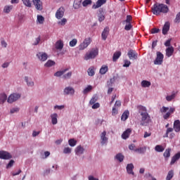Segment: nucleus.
Masks as SVG:
<instances>
[{
	"mask_svg": "<svg viewBox=\"0 0 180 180\" xmlns=\"http://www.w3.org/2000/svg\"><path fill=\"white\" fill-rule=\"evenodd\" d=\"M152 12L153 15H158L160 13H168L169 8L164 4H155L152 7Z\"/></svg>",
	"mask_w": 180,
	"mask_h": 180,
	"instance_id": "nucleus-1",
	"label": "nucleus"
},
{
	"mask_svg": "<svg viewBox=\"0 0 180 180\" xmlns=\"http://www.w3.org/2000/svg\"><path fill=\"white\" fill-rule=\"evenodd\" d=\"M169 110L167 112V111ZM160 112L161 113H165L163 115V119L165 120H167V119H169V117L171 116V115H172L174 112H175V108H168V107H165L163 106L162 107V108H160Z\"/></svg>",
	"mask_w": 180,
	"mask_h": 180,
	"instance_id": "nucleus-2",
	"label": "nucleus"
},
{
	"mask_svg": "<svg viewBox=\"0 0 180 180\" xmlns=\"http://www.w3.org/2000/svg\"><path fill=\"white\" fill-rule=\"evenodd\" d=\"M141 126H148L149 123H151V117L147 112H143L141 113Z\"/></svg>",
	"mask_w": 180,
	"mask_h": 180,
	"instance_id": "nucleus-3",
	"label": "nucleus"
},
{
	"mask_svg": "<svg viewBox=\"0 0 180 180\" xmlns=\"http://www.w3.org/2000/svg\"><path fill=\"white\" fill-rule=\"evenodd\" d=\"M99 54V50L98 49H92L90 51L87 52L84 56V60L88 61V60H94L96 58V56Z\"/></svg>",
	"mask_w": 180,
	"mask_h": 180,
	"instance_id": "nucleus-4",
	"label": "nucleus"
},
{
	"mask_svg": "<svg viewBox=\"0 0 180 180\" xmlns=\"http://www.w3.org/2000/svg\"><path fill=\"white\" fill-rule=\"evenodd\" d=\"M164 61V54L160 51L156 53V58L154 60L155 65H161Z\"/></svg>",
	"mask_w": 180,
	"mask_h": 180,
	"instance_id": "nucleus-5",
	"label": "nucleus"
},
{
	"mask_svg": "<svg viewBox=\"0 0 180 180\" xmlns=\"http://www.w3.org/2000/svg\"><path fill=\"white\" fill-rule=\"evenodd\" d=\"M19 98H20V94L14 93L8 96L7 102L8 103H13V102H16Z\"/></svg>",
	"mask_w": 180,
	"mask_h": 180,
	"instance_id": "nucleus-6",
	"label": "nucleus"
},
{
	"mask_svg": "<svg viewBox=\"0 0 180 180\" xmlns=\"http://www.w3.org/2000/svg\"><path fill=\"white\" fill-rule=\"evenodd\" d=\"M64 13H65V8L61 6L57 10L55 16L56 19H63V18H64Z\"/></svg>",
	"mask_w": 180,
	"mask_h": 180,
	"instance_id": "nucleus-7",
	"label": "nucleus"
},
{
	"mask_svg": "<svg viewBox=\"0 0 180 180\" xmlns=\"http://www.w3.org/2000/svg\"><path fill=\"white\" fill-rule=\"evenodd\" d=\"M91 44V38H86L82 44L79 46V50H85L88 46Z\"/></svg>",
	"mask_w": 180,
	"mask_h": 180,
	"instance_id": "nucleus-8",
	"label": "nucleus"
},
{
	"mask_svg": "<svg viewBox=\"0 0 180 180\" xmlns=\"http://www.w3.org/2000/svg\"><path fill=\"white\" fill-rule=\"evenodd\" d=\"M127 56H128L129 60H137L139 53H137V52H136V51H134L133 49H130L128 51Z\"/></svg>",
	"mask_w": 180,
	"mask_h": 180,
	"instance_id": "nucleus-9",
	"label": "nucleus"
},
{
	"mask_svg": "<svg viewBox=\"0 0 180 180\" xmlns=\"http://www.w3.org/2000/svg\"><path fill=\"white\" fill-rule=\"evenodd\" d=\"M0 158L1 160H11L12 155L6 151L0 150Z\"/></svg>",
	"mask_w": 180,
	"mask_h": 180,
	"instance_id": "nucleus-10",
	"label": "nucleus"
},
{
	"mask_svg": "<svg viewBox=\"0 0 180 180\" xmlns=\"http://www.w3.org/2000/svg\"><path fill=\"white\" fill-rule=\"evenodd\" d=\"M32 2L37 11H43V2H41V0H32Z\"/></svg>",
	"mask_w": 180,
	"mask_h": 180,
	"instance_id": "nucleus-11",
	"label": "nucleus"
},
{
	"mask_svg": "<svg viewBox=\"0 0 180 180\" xmlns=\"http://www.w3.org/2000/svg\"><path fill=\"white\" fill-rule=\"evenodd\" d=\"M37 58H39V60L40 61H46L47 60V58H49V56L47 55V53H44V52H39L37 54Z\"/></svg>",
	"mask_w": 180,
	"mask_h": 180,
	"instance_id": "nucleus-12",
	"label": "nucleus"
},
{
	"mask_svg": "<svg viewBox=\"0 0 180 180\" xmlns=\"http://www.w3.org/2000/svg\"><path fill=\"white\" fill-rule=\"evenodd\" d=\"M107 1L108 0H98L96 4L92 6V9H98V8H101L102 5L106 4Z\"/></svg>",
	"mask_w": 180,
	"mask_h": 180,
	"instance_id": "nucleus-13",
	"label": "nucleus"
},
{
	"mask_svg": "<svg viewBox=\"0 0 180 180\" xmlns=\"http://www.w3.org/2000/svg\"><path fill=\"white\" fill-rule=\"evenodd\" d=\"M63 94L65 95H74V94H75V89H74L72 86H67L63 91Z\"/></svg>",
	"mask_w": 180,
	"mask_h": 180,
	"instance_id": "nucleus-14",
	"label": "nucleus"
},
{
	"mask_svg": "<svg viewBox=\"0 0 180 180\" xmlns=\"http://www.w3.org/2000/svg\"><path fill=\"white\" fill-rule=\"evenodd\" d=\"M133 169H134V165H133L132 163L128 164L127 166V172L129 175H134V172H133Z\"/></svg>",
	"mask_w": 180,
	"mask_h": 180,
	"instance_id": "nucleus-15",
	"label": "nucleus"
},
{
	"mask_svg": "<svg viewBox=\"0 0 180 180\" xmlns=\"http://www.w3.org/2000/svg\"><path fill=\"white\" fill-rule=\"evenodd\" d=\"M169 22H166L162 27V34H167L168 32H169Z\"/></svg>",
	"mask_w": 180,
	"mask_h": 180,
	"instance_id": "nucleus-16",
	"label": "nucleus"
},
{
	"mask_svg": "<svg viewBox=\"0 0 180 180\" xmlns=\"http://www.w3.org/2000/svg\"><path fill=\"white\" fill-rule=\"evenodd\" d=\"M131 133V129H127L122 134V139H123L124 140L129 139V137H130Z\"/></svg>",
	"mask_w": 180,
	"mask_h": 180,
	"instance_id": "nucleus-17",
	"label": "nucleus"
},
{
	"mask_svg": "<svg viewBox=\"0 0 180 180\" xmlns=\"http://www.w3.org/2000/svg\"><path fill=\"white\" fill-rule=\"evenodd\" d=\"M82 6V0H75L73 2L74 9H79Z\"/></svg>",
	"mask_w": 180,
	"mask_h": 180,
	"instance_id": "nucleus-18",
	"label": "nucleus"
},
{
	"mask_svg": "<svg viewBox=\"0 0 180 180\" xmlns=\"http://www.w3.org/2000/svg\"><path fill=\"white\" fill-rule=\"evenodd\" d=\"M174 129L176 131V133H179L180 131V121L179 120H176L174 122Z\"/></svg>",
	"mask_w": 180,
	"mask_h": 180,
	"instance_id": "nucleus-19",
	"label": "nucleus"
},
{
	"mask_svg": "<svg viewBox=\"0 0 180 180\" xmlns=\"http://www.w3.org/2000/svg\"><path fill=\"white\" fill-rule=\"evenodd\" d=\"M108 36H109V28L106 27L104 28L101 34V37L103 40H106V39H108Z\"/></svg>",
	"mask_w": 180,
	"mask_h": 180,
	"instance_id": "nucleus-20",
	"label": "nucleus"
},
{
	"mask_svg": "<svg viewBox=\"0 0 180 180\" xmlns=\"http://www.w3.org/2000/svg\"><path fill=\"white\" fill-rule=\"evenodd\" d=\"M76 155H81L82 154H84V151H85V149L82 148L81 146H77V148L75 150Z\"/></svg>",
	"mask_w": 180,
	"mask_h": 180,
	"instance_id": "nucleus-21",
	"label": "nucleus"
},
{
	"mask_svg": "<svg viewBox=\"0 0 180 180\" xmlns=\"http://www.w3.org/2000/svg\"><path fill=\"white\" fill-rule=\"evenodd\" d=\"M8 99V96H6V94L1 93L0 94V105H4L5 102H6Z\"/></svg>",
	"mask_w": 180,
	"mask_h": 180,
	"instance_id": "nucleus-22",
	"label": "nucleus"
},
{
	"mask_svg": "<svg viewBox=\"0 0 180 180\" xmlns=\"http://www.w3.org/2000/svg\"><path fill=\"white\" fill-rule=\"evenodd\" d=\"M98 12H99L98 15V21L103 22V20H105V15H103V8H100L98 10Z\"/></svg>",
	"mask_w": 180,
	"mask_h": 180,
	"instance_id": "nucleus-23",
	"label": "nucleus"
},
{
	"mask_svg": "<svg viewBox=\"0 0 180 180\" xmlns=\"http://www.w3.org/2000/svg\"><path fill=\"white\" fill-rule=\"evenodd\" d=\"M174 54V46H169L166 49V56L167 57H171Z\"/></svg>",
	"mask_w": 180,
	"mask_h": 180,
	"instance_id": "nucleus-24",
	"label": "nucleus"
},
{
	"mask_svg": "<svg viewBox=\"0 0 180 180\" xmlns=\"http://www.w3.org/2000/svg\"><path fill=\"white\" fill-rule=\"evenodd\" d=\"M56 50H63L64 47V42L62 40H58L55 45Z\"/></svg>",
	"mask_w": 180,
	"mask_h": 180,
	"instance_id": "nucleus-25",
	"label": "nucleus"
},
{
	"mask_svg": "<svg viewBox=\"0 0 180 180\" xmlns=\"http://www.w3.org/2000/svg\"><path fill=\"white\" fill-rule=\"evenodd\" d=\"M58 117V115H57V113H53L51 115L52 124H57V123H58V121L57 120Z\"/></svg>",
	"mask_w": 180,
	"mask_h": 180,
	"instance_id": "nucleus-26",
	"label": "nucleus"
},
{
	"mask_svg": "<svg viewBox=\"0 0 180 180\" xmlns=\"http://www.w3.org/2000/svg\"><path fill=\"white\" fill-rule=\"evenodd\" d=\"M129 115L130 113L129 112V110H125L121 116V120H122L123 122H126V120L129 119Z\"/></svg>",
	"mask_w": 180,
	"mask_h": 180,
	"instance_id": "nucleus-27",
	"label": "nucleus"
},
{
	"mask_svg": "<svg viewBox=\"0 0 180 180\" xmlns=\"http://www.w3.org/2000/svg\"><path fill=\"white\" fill-rule=\"evenodd\" d=\"M180 158V155L179 153L175 154L172 158V160L170 162V165H174V162H176V161H178V160H179Z\"/></svg>",
	"mask_w": 180,
	"mask_h": 180,
	"instance_id": "nucleus-28",
	"label": "nucleus"
},
{
	"mask_svg": "<svg viewBox=\"0 0 180 180\" xmlns=\"http://www.w3.org/2000/svg\"><path fill=\"white\" fill-rule=\"evenodd\" d=\"M101 139V144H106V142L108 141V138H106V131H105L102 132Z\"/></svg>",
	"mask_w": 180,
	"mask_h": 180,
	"instance_id": "nucleus-29",
	"label": "nucleus"
},
{
	"mask_svg": "<svg viewBox=\"0 0 180 180\" xmlns=\"http://www.w3.org/2000/svg\"><path fill=\"white\" fill-rule=\"evenodd\" d=\"M120 56H122V52L120 51H116L112 56V61H117V60H119V58H120Z\"/></svg>",
	"mask_w": 180,
	"mask_h": 180,
	"instance_id": "nucleus-30",
	"label": "nucleus"
},
{
	"mask_svg": "<svg viewBox=\"0 0 180 180\" xmlns=\"http://www.w3.org/2000/svg\"><path fill=\"white\" fill-rule=\"evenodd\" d=\"M141 86L143 88H149V86H151V82L147 80H143L141 82Z\"/></svg>",
	"mask_w": 180,
	"mask_h": 180,
	"instance_id": "nucleus-31",
	"label": "nucleus"
},
{
	"mask_svg": "<svg viewBox=\"0 0 180 180\" xmlns=\"http://www.w3.org/2000/svg\"><path fill=\"white\" fill-rule=\"evenodd\" d=\"M25 81L28 86H34V82L32 79H29L28 77H25Z\"/></svg>",
	"mask_w": 180,
	"mask_h": 180,
	"instance_id": "nucleus-32",
	"label": "nucleus"
},
{
	"mask_svg": "<svg viewBox=\"0 0 180 180\" xmlns=\"http://www.w3.org/2000/svg\"><path fill=\"white\" fill-rule=\"evenodd\" d=\"M67 71H68V68H66L63 70L58 71L54 74V75L55 77H61V75H64V74H65Z\"/></svg>",
	"mask_w": 180,
	"mask_h": 180,
	"instance_id": "nucleus-33",
	"label": "nucleus"
},
{
	"mask_svg": "<svg viewBox=\"0 0 180 180\" xmlns=\"http://www.w3.org/2000/svg\"><path fill=\"white\" fill-rule=\"evenodd\" d=\"M147 148L146 147H141L139 148L134 149L135 153H139V154H144Z\"/></svg>",
	"mask_w": 180,
	"mask_h": 180,
	"instance_id": "nucleus-34",
	"label": "nucleus"
},
{
	"mask_svg": "<svg viewBox=\"0 0 180 180\" xmlns=\"http://www.w3.org/2000/svg\"><path fill=\"white\" fill-rule=\"evenodd\" d=\"M163 156L165 158H169V157H171V148H169L166 149L163 153Z\"/></svg>",
	"mask_w": 180,
	"mask_h": 180,
	"instance_id": "nucleus-35",
	"label": "nucleus"
},
{
	"mask_svg": "<svg viewBox=\"0 0 180 180\" xmlns=\"http://www.w3.org/2000/svg\"><path fill=\"white\" fill-rule=\"evenodd\" d=\"M106 72H108V66L105 65H103L101 69H100V74L102 75H105Z\"/></svg>",
	"mask_w": 180,
	"mask_h": 180,
	"instance_id": "nucleus-36",
	"label": "nucleus"
},
{
	"mask_svg": "<svg viewBox=\"0 0 180 180\" xmlns=\"http://www.w3.org/2000/svg\"><path fill=\"white\" fill-rule=\"evenodd\" d=\"M115 158L120 162H123V160H124V155H123L122 153H118L115 155Z\"/></svg>",
	"mask_w": 180,
	"mask_h": 180,
	"instance_id": "nucleus-37",
	"label": "nucleus"
},
{
	"mask_svg": "<svg viewBox=\"0 0 180 180\" xmlns=\"http://www.w3.org/2000/svg\"><path fill=\"white\" fill-rule=\"evenodd\" d=\"M155 151H157V153H162V151H164V150H165V148H164V146H162L161 145H157L155 147Z\"/></svg>",
	"mask_w": 180,
	"mask_h": 180,
	"instance_id": "nucleus-38",
	"label": "nucleus"
},
{
	"mask_svg": "<svg viewBox=\"0 0 180 180\" xmlns=\"http://www.w3.org/2000/svg\"><path fill=\"white\" fill-rule=\"evenodd\" d=\"M87 72L89 77H94V75H95V69L94 68V67H91L88 69Z\"/></svg>",
	"mask_w": 180,
	"mask_h": 180,
	"instance_id": "nucleus-39",
	"label": "nucleus"
},
{
	"mask_svg": "<svg viewBox=\"0 0 180 180\" xmlns=\"http://www.w3.org/2000/svg\"><path fill=\"white\" fill-rule=\"evenodd\" d=\"M172 178H174V170H170L167 173L166 180H171Z\"/></svg>",
	"mask_w": 180,
	"mask_h": 180,
	"instance_id": "nucleus-40",
	"label": "nucleus"
},
{
	"mask_svg": "<svg viewBox=\"0 0 180 180\" xmlns=\"http://www.w3.org/2000/svg\"><path fill=\"white\" fill-rule=\"evenodd\" d=\"M13 9V6H6L4 8V13H9Z\"/></svg>",
	"mask_w": 180,
	"mask_h": 180,
	"instance_id": "nucleus-41",
	"label": "nucleus"
},
{
	"mask_svg": "<svg viewBox=\"0 0 180 180\" xmlns=\"http://www.w3.org/2000/svg\"><path fill=\"white\" fill-rule=\"evenodd\" d=\"M53 65H56V62L51 60H48L44 64V67H53Z\"/></svg>",
	"mask_w": 180,
	"mask_h": 180,
	"instance_id": "nucleus-42",
	"label": "nucleus"
},
{
	"mask_svg": "<svg viewBox=\"0 0 180 180\" xmlns=\"http://www.w3.org/2000/svg\"><path fill=\"white\" fill-rule=\"evenodd\" d=\"M68 143L70 147H75V146H77V141L74 139H69Z\"/></svg>",
	"mask_w": 180,
	"mask_h": 180,
	"instance_id": "nucleus-43",
	"label": "nucleus"
},
{
	"mask_svg": "<svg viewBox=\"0 0 180 180\" xmlns=\"http://www.w3.org/2000/svg\"><path fill=\"white\" fill-rule=\"evenodd\" d=\"M82 6L86 8V6H88V5H92V0H84L82 3Z\"/></svg>",
	"mask_w": 180,
	"mask_h": 180,
	"instance_id": "nucleus-44",
	"label": "nucleus"
},
{
	"mask_svg": "<svg viewBox=\"0 0 180 180\" xmlns=\"http://www.w3.org/2000/svg\"><path fill=\"white\" fill-rule=\"evenodd\" d=\"M92 91V86L89 85L87 86V87H86L84 90H83V94L84 95H86V94H88V92H91Z\"/></svg>",
	"mask_w": 180,
	"mask_h": 180,
	"instance_id": "nucleus-45",
	"label": "nucleus"
},
{
	"mask_svg": "<svg viewBox=\"0 0 180 180\" xmlns=\"http://www.w3.org/2000/svg\"><path fill=\"white\" fill-rule=\"evenodd\" d=\"M77 43H78V40L77 39H73L72 41H70L69 46L70 47H75Z\"/></svg>",
	"mask_w": 180,
	"mask_h": 180,
	"instance_id": "nucleus-46",
	"label": "nucleus"
},
{
	"mask_svg": "<svg viewBox=\"0 0 180 180\" xmlns=\"http://www.w3.org/2000/svg\"><path fill=\"white\" fill-rule=\"evenodd\" d=\"M176 96V95L175 94V93H173L172 95L166 96V100L167 101V102H171L172 99H175Z\"/></svg>",
	"mask_w": 180,
	"mask_h": 180,
	"instance_id": "nucleus-47",
	"label": "nucleus"
},
{
	"mask_svg": "<svg viewBox=\"0 0 180 180\" xmlns=\"http://www.w3.org/2000/svg\"><path fill=\"white\" fill-rule=\"evenodd\" d=\"M22 1L23 2L24 5H25V6H27L28 8H32V2L30 1V0H22Z\"/></svg>",
	"mask_w": 180,
	"mask_h": 180,
	"instance_id": "nucleus-48",
	"label": "nucleus"
},
{
	"mask_svg": "<svg viewBox=\"0 0 180 180\" xmlns=\"http://www.w3.org/2000/svg\"><path fill=\"white\" fill-rule=\"evenodd\" d=\"M131 20H133V17H131V15H127V18L124 21V23H126V24L131 23Z\"/></svg>",
	"mask_w": 180,
	"mask_h": 180,
	"instance_id": "nucleus-49",
	"label": "nucleus"
},
{
	"mask_svg": "<svg viewBox=\"0 0 180 180\" xmlns=\"http://www.w3.org/2000/svg\"><path fill=\"white\" fill-rule=\"evenodd\" d=\"M37 22H39L40 25H43V23H44V17L42 15H37Z\"/></svg>",
	"mask_w": 180,
	"mask_h": 180,
	"instance_id": "nucleus-50",
	"label": "nucleus"
},
{
	"mask_svg": "<svg viewBox=\"0 0 180 180\" xmlns=\"http://www.w3.org/2000/svg\"><path fill=\"white\" fill-rule=\"evenodd\" d=\"M72 76V72H69L67 74H65L63 77L65 79H70V78H71V77Z\"/></svg>",
	"mask_w": 180,
	"mask_h": 180,
	"instance_id": "nucleus-51",
	"label": "nucleus"
},
{
	"mask_svg": "<svg viewBox=\"0 0 180 180\" xmlns=\"http://www.w3.org/2000/svg\"><path fill=\"white\" fill-rule=\"evenodd\" d=\"M65 23H67V18H63L58 22V25H60V26H65Z\"/></svg>",
	"mask_w": 180,
	"mask_h": 180,
	"instance_id": "nucleus-52",
	"label": "nucleus"
},
{
	"mask_svg": "<svg viewBox=\"0 0 180 180\" xmlns=\"http://www.w3.org/2000/svg\"><path fill=\"white\" fill-rule=\"evenodd\" d=\"M132 27H133V25H131V23L126 24L124 27V30H127V31L131 30Z\"/></svg>",
	"mask_w": 180,
	"mask_h": 180,
	"instance_id": "nucleus-53",
	"label": "nucleus"
},
{
	"mask_svg": "<svg viewBox=\"0 0 180 180\" xmlns=\"http://www.w3.org/2000/svg\"><path fill=\"white\" fill-rule=\"evenodd\" d=\"M64 154H70L71 153V148L70 147L65 148L63 149Z\"/></svg>",
	"mask_w": 180,
	"mask_h": 180,
	"instance_id": "nucleus-54",
	"label": "nucleus"
},
{
	"mask_svg": "<svg viewBox=\"0 0 180 180\" xmlns=\"http://www.w3.org/2000/svg\"><path fill=\"white\" fill-rule=\"evenodd\" d=\"M13 164H15V160H10V162H8V164L6 166V168H11V167H13Z\"/></svg>",
	"mask_w": 180,
	"mask_h": 180,
	"instance_id": "nucleus-55",
	"label": "nucleus"
},
{
	"mask_svg": "<svg viewBox=\"0 0 180 180\" xmlns=\"http://www.w3.org/2000/svg\"><path fill=\"white\" fill-rule=\"evenodd\" d=\"M93 105L91 106L92 109H98L101 107V104L99 103H94L92 104Z\"/></svg>",
	"mask_w": 180,
	"mask_h": 180,
	"instance_id": "nucleus-56",
	"label": "nucleus"
},
{
	"mask_svg": "<svg viewBox=\"0 0 180 180\" xmlns=\"http://www.w3.org/2000/svg\"><path fill=\"white\" fill-rule=\"evenodd\" d=\"M174 22H175V23H179L180 22V12L176 14Z\"/></svg>",
	"mask_w": 180,
	"mask_h": 180,
	"instance_id": "nucleus-57",
	"label": "nucleus"
},
{
	"mask_svg": "<svg viewBox=\"0 0 180 180\" xmlns=\"http://www.w3.org/2000/svg\"><path fill=\"white\" fill-rule=\"evenodd\" d=\"M158 32H160V29L158 28H153L150 31V33L152 34H155V33H158Z\"/></svg>",
	"mask_w": 180,
	"mask_h": 180,
	"instance_id": "nucleus-58",
	"label": "nucleus"
},
{
	"mask_svg": "<svg viewBox=\"0 0 180 180\" xmlns=\"http://www.w3.org/2000/svg\"><path fill=\"white\" fill-rule=\"evenodd\" d=\"M174 131V129L173 128H167V131H166V134H165V137H168V134H169V133Z\"/></svg>",
	"mask_w": 180,
	"mask_h": 180,
	"instance_id": "nucleus-59",
	"label": "nucleus"
},
{
	"mask_svg": "<svg viewBox=\"0 0 180 180\" xmlns=\"http://www.w3.org/2000/svg\"><path fill=\"white\" fill-rule=\"evenodd\" d=\"M96 101H98V98L96 97H93L89 101L90 105H94V103H96Z\"/></svg>",
	"mask_w": 180,
	"mask_h": 180,
	"instance_id": "nucleus-60",
	"label": "nucleus"
},
{
	"mask_svg": "<svg viewBox=\"0 0 180 180\" xmlns=\"http://www.w3.org/2000/svg\"><path fill=\"white\" fill-rule=\"evenodd\" d=\"M18 111H19L18 108H13L10 110V113H11V114L18 113Z\"/></svg>",
	"mask_w": 180,
	"mask_h": 180,
	"instance_id": "nucleus-61",
	"label": "nucleus"
},
{
	"mask_svg": "<svg viewBox=\"0 0 180 180\" xmlns=\"http://www.w3.org/2000/svg\"><path fill=\"white\" fill-rule=\"evenodd\" d=\"M137 109H139L140 110H142V112H147V108L143 105H139L137 107Z\"/></svg>",
	"mask_w": 180,
	"mask_h": 180,
	"instance_id": "nucleus-62",
	"label": "nucleus"
},
{
	"mask_svg": "<svg viewBox=\"0 0 180 180\" xmlns=\"http://www.w3.org/2000/svg\"><path fill=\"white\" fill-rule=\"evenodd\" d=\"M130 64H131V62L129 60H124V64L123 65V67H130Z\"/></svg>",
	"mask_w": 180,
	"mask_h": 180,
	"instance_id": "nucleus-63",
	"label": "nucleus"
},
{
	"mask_svg": "<svg viewBox=\"0 0 180 180\" xmlns=\"http://www.w3.org/2000/svg\"><path fill=\"white\" fill-rule=\"evenodd\" d=\"M150 136H151V131H149V132L145 131L143 138L147 139V137H150Z\"/></svg>",
	"mask_w": 180,
	"mask_h": 180,
	"instance_id": "nucleus-64",
	"label": "nucleus"
}]
</instances>
